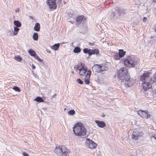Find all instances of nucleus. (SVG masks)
Here are the masks:
<instances>
[{
  "label": "nucleus",
  "instance_id": "1",
  "mask_svg": "<svg viewBox=\"0 0 156 156\" xmlns=\"http://www.w3.org/2000/svg\"><path fill=\"white\" fill-rule=\"evenodd\" d=\"M118 76L122 82L125 84L126 87L131 86L133 83V81L130 77L128 70L126 67H123L117 71Z\"/></svg>",
  "mask_w": 156,
  "mask_h": 156
},
{
  "label": "nucleus",
  "instance_id": "2",
  "mask_svg": "<svg viewBox=\"0 0 156 156\" xmlns=\"http://www.w3.org/2000/svg\"><path fill=\"white\" fill-rule=\"evenodd\" d=\"M151 72L146 71L144 72L140 76V80L142 82V85L144 90L147 91L151 87V83L148 79V76L151 74Z\"/></svg>",
  "mask_w": 156,
  "mask_h": 156
},
{
  "label": "nucleus",
  "instance_id": "3",
  "mask_svg": "<svg viewBox=\"0 0 156 156\" xmlns=\"http://www.w3.org/2000/svg\"><path fill=\"white\" fill-rule=\"evenodd\" d=\"M73 129L74 133L77 136L84 135L87 132L85 128L81 122L76 123L73 127Z\"/></svg>",
  "mask_w": 156,
  "mask_h": 156
},
{
  "label": "nucleus",
  "instance_id": "4",
  "mask_svg": "<svg viewBox=\"0 0 156 156\" xmlns=\"http://www.w3.org/2000/svg\"><path fill=\"white\" fill-rule=\"evenodd\" d=\"M69 150L64 145H57L54 150L55 153L58 156H69Z\"/></svg>",
  "mask_w": 156,
  "mask_h": 156
},
{
  "label": "nucleus",
  "instance_id": "5",
  "mask_svg": "<svg viewBox=\"0 0 156 156\" xmlns=\"http://www.w3.org/2000/svg\"><path fill=\"white\" fill-rule=\"evenodd\" d=\"M125 11V9H120L119 7H115L112 10L111 16L112 18H114L115 16L117 17L118 16H121L125 14L126 13Z\"/></svg>",
  "mask_w": 156,
  "mask_h": 156
},
{
  "label": "nucleus",
  "instance_id": "6",
  "mask_svg": "<svg viewBox=\"0 0 156 156\" xmlns=\"http://www.w3.org/2000/svg\"><path fill=\"white\" fill-rule=\"evenodd\" d=\"M124 65L128 68H134L135 64L134 61L130 58H124L123 60Z\"/></svg>",
  "mask_w": 156,
  "mask_h": 156
},
{
  "label": "nucleus",
  "instance_id": "7",
  "mask_svg": "<svg viewBox=\"0 0 156 156\" xmlns=\"http://www.w3.org/2000/svg\"><path fill=\"white\" fill-rule=\"evenodd\" d=\"M56 0H47L46 2L48 5L49 8L51 10L56 9L57 5L56 4Z\"/></svg>",
  "mask_w": 156,
  "mask_h": 156
},
{
  "label": "nucleus",
  "instance_id": "8",
  "mask_svg": "<svg viewBox=\"0 0 156 156\" xmlns=\"http://www.w3.org/2000/svg\"><path fill=\"white\" fill-rule=\"evenodd\" d=\"M137 113L139 115L144 118L147 119L150 117V115L148 114V112L147 110H140Z\"/></svg>",
  "mask_w": 156,
  "mask_h": 156
},
{
  "label": "nucleus",
  "instance_id": "9",
  "mask_svg": "<svg viewBox=\"0 0 156 156\" xmlns=\"http://www.w3.org/2000/svg\"><path fill=\"white\" fill-rule=\"evenodd\" d=\"M143 135V132L140 130H136L133 132L132 135V138L133 139L135 140H137L139 137Z\"/></svg>",
  "mask_w": 156,
  "mask_h": 156
},
{
  "label": "nucleus",
  "instance_id": "10",
  "mask_svg": "<svg viewBox=\"0 0 156 156\" xmlns=\"http://www.w3.org/2000/svg\"><path fill=\"white\" fill-rule=\"evenodd\" d=\"M85 144L86 146H88L90 149L95 148L97 145L96 143L89 138H87Z\"/></svg>",
  "mask_w": 156,
  "mask_h": 156
},
{
  "label": "nucleus",
  "instance_id": "11",
  "mask_svg": "<svg viewBox=\"0 0 156 156\" xmlns=\"http://www.w3.org/2000/svg\"><path fill=\"white\" fill-rule=\"evenodd\" d=\"M91 71L90 70L87 71V74L84 79L85 83L86 84H88L90 83V76Z\"/></svg>",
  "mask_w": 156,
  "mask_h": 156
},
{
  "label": "nucleus",
  "instance_id": "12",
  "mask_svg": "<svg viewBox=\"0 0 156 156\" xmlns=\"http://www.w3.org/2000/svg\"><path fill=\"white\" fill-rule=\"evenodd\" d=\"M92 69L93 71L98 73H101V64H95L92 67Z\"/></svg>",
  "mask_w": 156,
  "mask_h": 156
},
{
  "label": "nucleus",
  "instance_id": "13",
  "mask_svg": "<svg viewBox=\"0 0 156 156\" xmlns=\"http://www.w3.org/2000/svg\"><path fill=\"white\" fill-rule=\"evenodd\" d=\"M95 122L99 127L103 128L106 126V124L104 121L97 120Z\"/></svg>",
  "mask_w": 156,
  "mask_h": 156
},
{
  "label": "nucleus",
  "instance_id": "14",
  "mask_svg": "<svg viewBox=\"0 0 156 156\" xmlns=\"http://www.w3.org/2000/svg\"><path fill=\"white\" fill-rule=\"evenodd\" d=\"M87 68L86 67L84 66H82V67L80 69L79 74L80 75L82 76H84L86 72H87Z\"/></svg>",
  "mask_w": 156,
  "mask_h": 156
},
{
  "label": "nucleus",
  "instance_id": "15",
  "mask_svg": "<svg viewBox=\"0 0 156 156\" xmlns=\"http://www.w3.org/2000/svg\"><path fill=\"white\" fill-rule=\"evenodd\" d=\"M83 18L84 16L83 15L78 16L75 19L76 24L78 25L83 20Z\"/></svg>",
  "mask_w": 156,
  "mask_h": 156
},
{
  "label": "nucleus",
  "instance_id": "16",
  "mask_svg": "<svg viewBox=\"0 0 156 156\" xmlns=\"http://www.w3.org/2000/svg\"><path fill=\"white\" fill-rule=\"evenodd\" d=\"M90 52L89 54L90 57L92 55H97L99 53V50L98 49L90 50Z\"/></svg>",
  "mask_w": 156,
  "mask_h": 156
},
{
  "label": "nucleus",
  "instance_id": "17",
  "mask_svg": "<svg viewBox=\"0 0 156 156\" xmlns=\"http://www.w3.org/2000/svg\"><path fill=\"white\" fill-rule=\"evenodd\" d=\"M150 76L148 77L149 80L150 81V82L152 83L154 82L156 83V75H154L152 78L150 77Z\"/></svg>",
  "mask_w": 156,
  "mask_h": 156
},
{
  "label": "nucleus",
  "instance_id": "18",
  "mask_svg": "<svg viewBox=\"0 0 156 156\" xmlns=\"http://www.w3.org/2000/svg\"><path fill=\"white\" fill-rule=\"evenodd\" d=\"M40 28V24L39 23H36L34 27V30L37 31H39Z\"/></svg>",
  "mask_w": 156,
  "mask_h": 156
},
{
  "label": "nucleus",
  "instance_id": "19",
  "mask_svg": "<svg viewBox=\"0 0 156 156\" xmlns=\"http://www.w3.org/2000/svg\"><path fill=\"white\" fill-rule=\"evenodd\" d=\"M60 44L59 43L55 44L54 45L52 46L51 47V49H54V50L56 51L58 50L59 46Z\"/></svg>",
  "mask_w": 156,
  "mask_h": 156
},
{
  "label": "nucleus",
  "instance_id": "20",
  "mask_svg": "<svg viewBox=\"0 0 156 156\" xmlns=\"http://www.w3.org/2000/svg\"><path fill=\"white\" fill-rule=\"evenodd\" d=\"M126 53V51H124L123 50L120 49L119 50V52L118 54L121 58L125 55Z\"/></svg>",
  "mask_w": 156,
  "mask_h": 156
},
{
  "label": "nucleus",
  "instance_id": "21",
  "mask_svg": "<svg viewBox=\"0 0 156 156\" xmlns=\"http://www.w3.org/2000/svg\"><path fill=\"white\" fill-rule=\"evenodd\" d=\"M13 23L15 27H20L21 26V23L18 20H15Z\"/></svg>",
  "mask_w": 156,
  "mask_h": 156
},
{
  "label": "nucleus",
  "instance_id": "22",
  "mask_svg": "<svg viewBox=\"0 0 156 156\" xmlns=\"http://www.w3.org/2000/svg\"><path fill=\"white\" fill-rule=\"evenodd\" d=\"M34 101L39 102H44V100L41 97H37L34 100Z\"/></svg>",
  "mask_w": 156,
  "mask_h": 156
},
{
  "label": "nucleus",
  "instance_id": "23",
  "mask_svg": "<svg viewBox=\"0 0 156 156\" xmlns=\"http://www.w3.org/2000/svg\"><path fill=\"white\" fill-rule=\"evenodd\" d=\"M81 49L79 47H75L73 50V52L75 53H78L81 51Z\"/></svg>",
  "mask_w": 156,
  "mask_h": 156
},
{
  "label": "nucleus",
  "instance_id": "24",
  "mask_svg": "<svg viewBox=\"0 0 156 156\" xmlns=\"http://www.w3.org/2000/svg\"><path fill=\"white\" fill-rule=\"evenodd\" d=\"M90 49H88V48H84L83 49V52L85 54H88V58L90 57L89 54L90 52Z\"/></svg>",
  "mask_w": 156,
  "mask_h": 156
},
{
  "label": "nucleus",
  "instance_id": "25",
  "mask_svg": "<svg viewBox=\"0 0 156 156\" xmlns=\"http://www.w3.org/2000/svg\"><path fill=\"white\" fill-rule=\"evenodd\" d=\"M38 34L37 33H34L33 36V38L34 41H37L38 39Z\"/></svg>",
  "mask_w": 156,
  "mask_h": 156
},
{
  "label": "nucleus",
  "instance_id": "26",
  "mask_svg": "<svg viewBox=\"0 0 156 156\" xmlns=\"http://www.w3.org/2000/svg\"><path fill=\"white\" fill-rule=\"evenodd\" d=\"M28 53L30 55L33 56H35L36 55L35 51L32 49H30L28 51Z\"/></svg>",
  "mask_w": 156,
  "mask_h": 156
},
{
  "label": "nucleus",
  "instance_id": "27",
  "mask_svg": "<svg viewBox=\"0 0 156 156\" xmlns=\"http://www.w3.org/2000/svg\"><path fill=\"white\" fill-rule=\"evenodd\" d=\"M14 30L13 34L14 35H16L18 32L20 30V29L18 28V27H14Z\"/></svg>",
  "mask_w": 156,
  "mask_h": 156
},
{
  "label": "nucleus",
  "instance_id": "28",
  "mask_svg": "<svg viewBox=\"0 0 156 156\" xmlns=\"http://www.w3.org/2000/svg\"><path fill=\"white\" fill-rule=\"evenodd\" d=\"M101 73L107 69V67H106L104 65L103 66L102 64H101Z\"/></svg>",
  "mask_w": 156,
  "mask_h": 156
},
{
  "label": "nucleus",
  "instance_id": "29",
  "mask_svg": "<svg viewBox=\"0 0 156 156\" xmlns=\"http://www.w3.org/2000/svg\"><path fill=\"white\" fill-rule=\"evenodd\" d=\"M15 59L16 60H17L18 62H20L22 60V58L19 55H18L16 56H15Z\"/></svg>",
  "mask_w": 156,
  "mask_h": 156
},
{
  "label": "nucleus",
  "instance_id": "30",
  "mask_svg": "<svg viewBox=\"0 0 156 156\" xmlns=\"http://www.w3.org/2000/svg\"><path fill=\"white\" fill-rule=\"evenodd\" d=\"M13 89L16 91L20 92V88L17 86H14Z\"/></svg>",
  "mask_w": 156,
  "mask_h": 156
},
{
  "label": "nucleus",
  "instance_id": "31",
  "mask_svg": "<svg viewBox=\"0 0 156 156\" xmlns=\"http://www.w3.org/2000/svg\"><path fill=\"white\" fill-rule=\"evenodd\" d=\"M75 113V111L73 110H71L68 112V113L70 115H73Z\"/></svg>",
  "mask_w": 156,
  "mask_h": 156
},
{
  "label": "nucleus",
  "instance_id": "32",
  "mask_svg": "<svg viewBox=\"0 0 156 156\" xmlns=\"http://www.w3.org/2000/svg\"><path fill=\"white\" fill-rule=\"evenodd\" d=\"M121 57L118 53L115 55L114 57V58L116 60L119 59Z\"/></svg>",
  "mask_w": 156,
  "mask_h": 156
},
{
  "label": "nucleus",
  "instance_id": "33",
  "mask_svg": "<svg viewBox=\"0 0 156 156\" xmlns=\"http://www.w3.org/2000/svg\"><path fill=\"white\" fill-rule=\"evenodd\" d=\"M35 58L37 60L39 61L42 62H43L42 59L40 58L37 55H36L35 56Z\"/></svg>",
  "mask_w": 156,
  "mask_h": 156
},
{
  "label": "nucleus",
  "instance_id": "34",
  "mask_svg": "<svg viewBox=\"0 0 156 156\" xmlns=\"http://www.w3.org/2000/svg\"><path fill=\"white\" fill-rule=\"evenodd\" d=\"M76 81L80 84H83V81L80 79H78L76 80Z\"/></svg>",
  "mask_w": 156,
  "mask_h": 156
},
{
  "label": "nucleus",
  "instance_id": "35",
  "mask_svg": "<svg viewBox=\"0 0 156 156\" xmlns=\"http://www.w3.org/2000/svg\"><path fill=\"white\" fill-rule=\"evenodd\" d=\"M23 156H29V154L26 152H23Z\"/></svg>",
  "mask_w": 156,
  "mask_h": 156
},
{
  "label": "nucleus",
  "instance_id": "36",
  "mask_svg": "<svg viewBox=\"0 0 156 156\" xmlns=\"http://www.w3.org/2000/svg\"><path fill=\"white\" fill-rule=\"evenodd\" d=\"M151 137L152 139H155L156 140V134L151 136Z\"/></svg>",
  "mask_w": 156,
  "mask_h": 156
},
{
  "label": "nucleus",
  "instance_id": "37",
  "mask_svg": "<svg viewBox=\"0 0 156 156\" xmlns=\"http://www.w3.org/2000/svg\"><path fill=\"white\" fill-rule=\"evenodd\" d=\"M81 68H80V66H78L76 69V70H79L80 71V69Z\"/></svg>",
  "mask_w": 156,
  "mask_h": 156
},
{
  "label": "nucleus",
  "instance_id": "38",
  "mask_svg": "<svg viewBox=\"0 0 156 156\" xmlns=\"http://www.w3.org/2000/svg\"><path fill=\"white\" fill-rule=\"evenodd\" d=\"M147 20V18L146 17H144L143 19V21L144 22H145Z\"/></svg>",
  "mask_w": 156,
  "mask_h": 156
},
{
  "label": "nucleus",
  "instance_id": "39",
  "mask_svg": "<svg viewBox=\"0 0 156 156\" xmlns=\"http://www.w3.org/2000/svg\"><path fill=\"white\" fill-rule=\"evenodd\" d=\"M94 43H91V42H89L88 44L90 46H93L94 44Z\"/></svg>",
  "mask_w": 156,
  "mask_h": 156
},
{
  "label": "nucleus",
  "instance_id": "40",
  "mask_svg": "<svg viewBox=\"0 0 156 156\" xmlns=\"http://www.w3.org/2000/svg\"><path fill=\"white\" fill-rule=\"evenodd\" d=\"M57 3H58V4H60L61 3V0H57Z\"/></svg>",
  "mask_w": 156,
  "mask_h": 156
},
{
  "label": "nucleus",
  "instance_id": "41",
  "mask_svg": "<svg viewBox=\"0 0 156 156\" xmlns=\"http://www.w3.org/2000/svg\"><path fill=\"white\" fill-rule=\"evenodd\" d=\"M20 11V9L19 8H17V9H16V10H15V11L16 12H18L19 11Z\"/></svg>",
  "mask_w": 156,
  "mask_h": 156
},
{
  "label": "nucleus",
  "instance_id": "42",
  "mask_svg": "<svg viewBox=\"0 0 156 156\" xmlns=\"http://www.w3.org/2000/svg\"><path fill=\"white\" fill-rule=\"evenodd\" d=\"M56 96V94H54V95H53V96H52L51 99H53V98H55Z\"/></svg>",
  "mask_w": 156,
  "mask_h": 156
},
{
  "label": "nucleus",
  "instance_id": "43",
  "mask_svg": "<svg viewBox=\"0 0 156 156\" xmlns=\"http://www.w3.org/2000/svg\"><path fill=\"white\" fill-rule=\"evenodd\" d=\"M35 68H36L35 66L34 65L32 64V68L33 69H35Z\"/></svg>",
  "mask_w": 156,
  "mask_h": 156
},
{
  "label": "nucleus",
  "instance_id": "44",
  "mask_svg": "<svg viewBox=\"0 0 156 156\" xmlns=\"http://www.w3.org/2000/svg\"><path fill=\"white\" fill-rule=\"evenodd\" d=\"M152 3H156V0H151Z\"/></svg>",
  "mask_w": 156,
  "mask_h": 156
},
{
  "label": "nucleus",
  "instance_id": "45",
  "mask_svg": "<svg viewBox=\"0 0 156 156\" xmlns=\"http://www.w3.org/2000/svg\"><path fill=\"white\" fill-rule=\"evenodd\" d=\"M46 51L48 53H50L51 52L50 50H46Z\"/></svg>",
  "mask_w": 156,
  "mask_h": 156
},
{
  "label": "nucleus",
  "instance_id": "46",
  "mask_svg": "<svg viewBox=\"0 0 156 156\" xmlns=\"http://www.w3.org/2000/svg\"><path fill=\"white\" fill-rule=\"evenodd\" d=\"M102 116V117H103H103H105V115L104 114H103L102 115V116Z\"/></svg>",
  "mask_w": 156,
  "mask_h": 156
},
{
  "label": "nucleus",
  "instance_id": "47",
  "mask_svg": "<svg viewBox=\"0 0 156 156\" xmlns=\"http://www.w3.org/2000/svg\"><path fill=\"white\" fill-rule=\"evenodd\" d=\"M96 81H97V82H100V80L99 79H97V80H96Z\"/></svg>",
  "mask_w": 156,
  "mask_h": 156
},
{
  "label": "nucleus",
  "instance_id": "48",
  "mask_svg": "<svg viewBox=\"0 0 156 156\" xmlns=\"http://www.w3.org/2000/svg\"><path fill=\"white\" fill-rule=\"evenodd\" d=\"M30 18H31V19L32 20H33L34 18L33 17H32V16H30Z\"/></svg>",
  "mask_w": 156,
  "mask_h": 156
},
{
  "label": "nucleus",
  "instance_id": "49",
  "mask_svg": "<svg viewBox=\"0 0 156 156\" xmlns=\"http://www.w3.org/2000/svg\"><path fill=\"white\" fill-rule=\"evenodd\" d=\"M70 22L72 23H73V22H72V21H70Z\"/></svg>",
  "mask_w": 156,
  "mask_h": 156
},
{
  "label": "nucleus",
  "instance_id": "50",
  "mask_svg": "<svg viewBox=\"0 0 156 156\" xmlns=\"http://www.w3.org/2000/svg\"><path fill=\"white\" fill-rule=\"evenodd\" d=\"M72 73L73 74H74V72H73V71H72Z\"/></svg>",
  "mask_w": 156,
  "mask_h": 156
},
{
  "label": "nucleus",
  "instance_id": "51",
  "mask_svg": "<svg viewBox=\"0 0 156 156\" xmlns=\"http://www.w3.org/2000/svg\"><path fill=\"white\" fill-rule=\"evenodd\" d=\"M155 32H156V27L155 28Z\"/></svg>",
  "mask_w": 156,
  "mask_h": 156
},
{
  "label": "nucleus",
  "instance_id": "52",
  "mask_svg": "<svg viewBox=\"0 0 156 156\" xmlns=\"http://www.w3.org/2000/svg\"><path fill=\"white\" fill-rule=\"evenodd\" d=\"M61 44H64V42H63Z\"/></svg>",
  "mask_w": 156,
  "mask_h": 156
},
{
  "label": "nucleus",
  "instance_id": "53",
  "mask_svg": "<svg viewBox=\"0 0 156 156\" xmlns=\"http://www.w3.org/2000/svg\"><path fill=\"white\" fill-rule=\"evenodd\" d=\"M74 68L76 69V67H74Z\"/></svg>",
  "mask_w": 156,
  "mask_h": 156
},
{
  "label": "nucleus",
  "instance_id": "54",
  "mask_svg": "<svg viewBox=\"0 0 156 156\" xmlns=\"http://www.w3.org/2000/svg\"><path fill=\"white\" fill-rule=\"evenodd\" d=\"M155 94H156V93H155Z\"/></svg>",
  "mask_w": 156,
  "mask_h": 156
}]
</instances>
